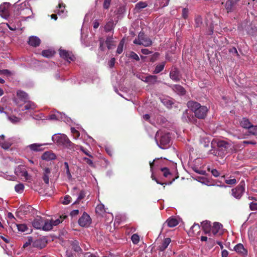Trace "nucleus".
<instances>
[{"instance_id":"f257e3e1","label":"nucleus","mask_w":257,"mask_h":257,"mask_svg":"<svg viewBox=\"0 0 257 257\" xmlns=\"http://www.w3.org/2000/svg\"><path fill=\"white\" fill-rule=\"evenodd\" d=\"M187 106L194 113L195 115L200 119L205 118L208 110L206 106H202L199 103L193 101L188 102Z\"/></svg>"},{"instance_id":"f03ea898","label":"nucleus","mask_w":257,"mask_h":257,"mask_svg":"<svg viewBox=\"0 0 257 257\" xmlns=\"http://www.w3.org/2000/svg\"><path fill=\"white\" fill-rule=\"evenodd\" d=\"M155 139L158 146L162 149L167 148L171 141L169 134L161 131L157 132Z\"/></svg>"},{"instance_id":"7ed1b4c3","label":"nucleus","mask_w":257,"mask_h":257,"mask_svg":"<svg viewBox=\"0 0 257 257\" xmlns=\"http://www.w3.org/2000/svg\"><path fill=\"white\" fill-rule=\"evenodd\" d=\"M52 140L54 143L59 145H63L70 148L73 144L70 141L67 136L63 134H58L53 135Z\"/></svg>"},{"instance_id":"20e7f679","label":"nucleus","mask_w":257,"mask_h":257,"mask_svg":"<svg viewBox=\"0 0 257 257\" xmlns=\"http://www.w3.org/2000/svg\"><path fill=\"white\" fill-rule=\"evenodd\" d=\"M134 43L148 47L151 45L152 42L150 38L146 37L143 33L141 32L138 35V39H135L134 41Z\"/></svg>"},{"instance_id":"39448f33","label":"nucleus","mask_w":257,"mask_h":257,"mask_svg":"<svg viewBox=\"0 0 257 257\" xmlns=\"http://www.w3.org/2000/svg\"><path fill=\"white\" fill-rule=\"evenodd\" d=\"M49 119L50 120H63L66 122H69L70 120V118L67 117L64 114H62L55 110L51 112Z\"/></svg>"},{"instance_id":"423d86ee","label":"nucleus","mask_w":257,"mask_h":257,"mask_svg":"<svg viewBox=\"0 0 257 257\" xmlns=\"http://www.w3.org/2000/svg\"><path fill=\"white\" fill-rule=\"evenodd\" d=\"M15 174L21 179L28 180L30 179V176L28 174V172L25 168L23 166H19L15 169Z\"/></svg>"},{"instance_id":"0eeeda50","label":"nucleus","mask_w":257,"mask_h":257,"mask_svg":"<svg viewBox=\"0 0 257 257\" xmlns=\"http://www.w3.org/2000/svg\"><path fill=\"white\" fill-rule=\"evenodd\" d=\"M244 182H241L235 188L232 189V195L236 198H240L244 191Z\"/></svg>"},{"instance_id":"6e6552de","label":"nucleus","mask_w":257,"mask_h":257,"mask_svg":"<svg viewBox=\"0 0 257 257\" xmlns=\"http://www.w3.org/2000/svg\"><path fill=\"white\" fill-rule=\"evenodd\" d=\"M91 219L89 215L86 213H84L78 220L79 225L82 227L89 226L91 223Z\"/></svg>"},{"instance_id":"1a4fd4ad","label":"nucleus","mask_w":257,"mask_h":257,"mask_svg":"<svg viewBox=\"0 0 257 257\" xmlns=\"http://www.w3.org/2000/svg\"><path fill=\"white\" fill-rule=\"evenodd\" d=\"M60 56L68 62L74 60V56L71 52L67 51L65 50H60Z\"/></svg>"},{"instance_id":"9d476101","label":"nucleus","mask_w":257,"mask_h":257,"mask_svg":"<svg viewBox=\"0 0 257 257\" xmlns=\"http://www.w3.org/2000/svg\"><path fill=\"white\" fill-rule=\"evenodd\" d=\"M234 250L238 254L246 256L247 255V250L244 247L243 244L238 243L236 244L234 247Z\"/></svg>"},{"instance_id":"9b49d317","label":"nucleus","mask_w":257,"mask_h":257,"mask_svg":"<svg viewBox=\"0 0 257 257\" xmlns=\"http://www.w3.org/2000/svg\"><path fill=\"white\" fill-rule=\"evenodd\" d=\"M9 3H4L0 6V15L3 18H7L9 16Z\"/></svg>"},{"instance_id":"f8f14e48","label":"nucleus","mask_w":257,"mask_h":257,"mask_svg":"<svg viewBox=\"0 0 257 257\" xmlns=\"http://www.w3.org/2000/svg\"><path fill=\"white\" fill-rule=\"evenodd\" d=\"M44 223V219L40 217L37 216L33 221V226L37 229H42Z\"/></svg>"},{"instance_id":"ddd939ff","label":"nucleus","mask_w":257,"mask_h":257,"mask_svg":"<svg viewBox=\"0 0 257 257\" xmlns=\"http://www.w3.org/2000/svg\"><path fill=\"white\" fill-rule=\"evenodd\" d=\"M42 159L47 161L55 160L56 156L52 151H47L45 152L41 157Z\"/></svg>"},{"instance_id":"4468645a","label":"nucleus","mask_w":257,"mask_h":257,"mask_svg":"<svg viewBox=\"0 0 257 257\" xmlns=\"http://www.w3.org/2000/svg\"><path fill=\"white\" fill-rule=\"evenodd\" d=\"M217 146L220 151H227L230 145L224 141L220 140L217 142Z\"/></svg>"},{"instance_id":"2eb2a0df","label":"nucleus","mask_w":257,"mask_h":257,"mask_svg":"<svg viewBox=\"0 0 257 257\" xmlns=\"http://www.w3.org/2000/svg\"><path fill=\"white\" fill-rule=\"evenodd\" d=\"M171 240L170 238L167 237L164 239L162 242L158 246V249L161 251H164L167 248L169 244L170 243Z\"/></svg>"},{"instance_id":"dca6fc26","label":"nucleus","mask_w":257,"mask_h":257,"mask_svg":"<svg viewBox=\"0 0 257 257\" xmlns=\"http://www.w3.org/2000/svg\"><path fill=\"white\" fill-rule=\"evenodd\" d=\"M222 225L218 222H214L212 226L211 233L213 235H215L219 233L220 230L221 229Z\"/></svg>"},{"instance_id":"f3484780","label":"nucleus","mask_w":257,"mask_h":257,"mask_svg":"<svg viewBox=\"0 0 257 257\" xmlns=\"http://www.w3.org/2000/svg\"><path fill=\"white\" fill-rule=\"evenodd\" d=\"M29 44L33 47L38 46L40 44V40L36 36H31L29 38Z\"/></svg>"},{"instance_id":"a211bd4d","label":"nucleus","mask_w":257,"mask_h":257,"mask_svg":"<svg viewBox=\"0 0 257 257\" xmlns=\"http://www.w3.org/2000/svg\"><path fill=\"white\" fill-rule=\"evenodd\" d=\"M43 170V180L46 184H48L49 183V175L51 173V170L49 168H45Z\"/></svg>"},{"instance_id":"6ab92c4d","label":"nucleus","mask_w":257,"mask_h":257,"mask_svg":"<svg viewBox=\"0 0 257 257\" xmlns=\"http://www.w3.org/2000/svg\"><path fill=\"white\" fill-rule=\"evenodd\" d=\"M203 229L205 233H210L212 226L210 224V222L208 221H203L201 223Z\"/></svg>"},{"instance_id":"aec40b11","label":"nucleus","mask_w":257,"mask_h":257,"mask_svg":"<svg viewBox=\"0 0 257 257\" xmlns=\"http://www.w3.org/2000/svg\"><path fill=\"white\" fill-rule=\"evenodd\" d=\"M174 91L179 95H184L185 93L184 88L179 85H174L172 87Z\"/></svg>"},{"instance_id":"412c9836","label":"nucleus","mask_w":257,"mask_h":257,"mask_svg":"<svg viewBox=\"0 0 257 257\" xmlns=\"http://www.w3.org/2000/svg\"><path fill=\"white\" fill-rule=\"evenodd\" d=\"M17 95L19 99L24 102H26L28 99L27 94L23 91L18 90L17 92Z\"/></svg>"},{"instance_id":"4be33fe9","label":"nucleus","mask_w":257,"mask_h":257,"mask_svg":"<svg viewBox=\"0 0 257 257\" xmlns=\"http://www.w3.org/2000/svg\"><path fill=\"white\" fill-rule=\"evenodd\" d=\"M46 245V242L42 239H37L33 242V246L43 248Z\"/></svg>"},{"instance_id":"5701e85b","label":"nucleus","mask_w":257,"mask_h":257,"mask_svg":"<svg viewBox=\"0 0 257 257\" xmlns=\"http://www.w3.org/2000/svg\"><path fill=\"white\" fill-rule=\"evenodd\" d=\"M51 221V220H44V223L43 225L42 229L46 231H49L52 229L53 224Z\"/></svg>"},{"instance_id":"b1692460","label":"nucleus","mask_w":257,"mask_h":257,"mask_svg":"<svg viewBox=\"0 0 257 257\" xmlns=\"http://www.w3.org/2000/svg\"><path fill=\"white\" fill-rule=\"evenodd\" d=\"M170 78L176 81L179 80V75L178 71L176 69L172 70L170 73Z\"/></svg>"},{"instance_id":"393cba45","label":"nucleus","mask_w":257,"mask_h":257,"mask_svg":"<svg viewBox=\"0 0 257 257\" xmlns=\"http://www.w3.org/2000/svg\"><path fill=\"white\" fill-rule=\"evenodd\" d=\"M240 125L244 128H249L251 126V124L248 119L243 118L240 121Z\"/></svg>"},{"instance_id":"a878e982","label":"nucleus","mask_w":257,"mask_h":257,"mask_svg":"<svg viewBox=\"0 0 257 257\" xmlns=\"http://www.w3.org/2000/svg\"><path fill=\"white\" fill-rule=\"evenodd\" d=\"M157 77L155 75H149L145 77L144 81L149 84H154L157 82Z\"/></svg>"},{"instance_id":"bb28decb","label":"nucleus","mask_w":257,"mask_h":257,"mask_svg":"<svg viewBox=\"0 0 257 257\" xmlns=\"http://www.w3.org/2000/svg\"><path fill=\"white\" fill-rule=\"evenodd\" d=\"M235 5L232 2L227 1L225 5V8L227 13L232 12L234 9Z\"/></svg>"},{"instance_id":"cd10ccee","label":"nucleus","mask_w":257,"mask_h":257,"mask_svg":"<svg viewBox=\"0 0 257 257\" xmlns=\"http://www.w3.org/2000/svg\"><path fill=\"white\" fill-rule=\"evenodd\" d=\"M166 223L168 226L173 227L178 225L179 222L178 220L175 218H170L167 220Z\"/></svg>"},{"instance_id":"c85d7f7f","label":"nucleus","mask_w":257,"mask_h":257,"mask_svg":"<svg viewBox=\"0 0 257 257\" xmlns=\"http://www.w3.org/2000/svg\"><path fill=\"white\" fill-rule=\"evenodd\" d=\"M26 104L24 106V108L22 109V111L25 110L34 109L36 108V104L32 101H27Z\"/></svg>"},{"instance_id":"c756f323","label":"nucleus","mask_w":257,"mask_h":257,"mask_svg":"<svg viewBox=\"0 0 257 257\" xmlns=\"http://www.w3.org/2000/svg\"><path fill=\"white\" fill-rule=\"evenodd\" d=\"M42 144H33L28 146V147L32 151H40L42 150L41 149V147L42 146Z\"/></svg>"},{"instance_id":"7c9ffc66","label":"nucleus","mask_w":257,"mask_h":257,"mask_svg":"<svg viewBox=\"0 0 257 257\" xmlns=\"http://www.w3.org/2000/svg\"><path fill=\"white\" fill-rule=\"evenodd\" d=\"M55 54V51L52 50H45L42 52V55L46 58L52 57Z\"/></svg>"},{"instance_id":"2f4dec72","label":"nucleus","mask_w":257,"mask_h":257,"mask_svg":"<svg viewBox=\"0 0 257 257\" xmlns=\"http://www.w3.org/2000/svg\"><path fill=\"white\" fill-rule=\"evenodd\" d=\"M55 12L57 13L59 15H63L65 12V6L63 4L59 3L58 7L56 8Z\"/></svg>"},{"instance_id":"473e14b6","label":"nucleus","mask_w":257,"mask_h":257,"mask_svg":"<svg viewBox=\"0 0 257 257\" xmlns=\"http://www.w3.org/2000/svg\"><path fill=\"white\" fill-rule=\"evenodd\" d=\"M95 210L96 212L99 215H102L105 212L104 206L102 204L97 205Z\"/></svg>"},{"instance_id":"72a5a7b5","label":"nucleus","mask_w":257,"mask_h":257,"mask_svg":"<svg viewBox=\"0 0 257 257\" xmlns=\"http://www.w3.org/2000/svg\"><path fill=\"white\" fill-rule=\"evenodd\" d=\"M105 43L108 49H111L114 46L113 39L111 37H107Z\"/></svg>"},{"instance_id":"f704fd0d","label":"nucleus","mask_w":257,"mask_h":257,"mask_svg":"<svg viewBox=\"0 0 257 257\" xmlns=\"http://www.w3.org/2000/svg\"><path fill=\"white\" fill-rule=\"evenodd\" d=\"M66 218V216H60L59 218L56 219H51V221L53 223V226H56L62 222L63 220Z\"/></svg>"},{"instance_id":"c9c22d12","label":"nucleus","mask_w":257,"mask_h":257,"mask_svg":"<svg viewBox=\"0 0 257 257\" xmlns=\"http://www.w3.org/2000/svg\"><path fill=\"white\" fill-rule=\"evenodd\" d=\"M165 62H162L161 63L159 64V65H157V66L155 68V69L154 71V73H159L161 71H162L165 66Z\"/></svg>"},{"instance_id":"e433bc0d","label":"nucleus","mask_w":257,"mask_h":257,"mask_svg":"<svg viewBox=\"0 0 257 257\" xmlns=\"http://www.w3.org/2000/svg\"><path fill=\"white\" fill-rule=\"evenodd\" d=\"M12 143L9 141H0V145L5 150L9 149Z\"/></svg>"},{"instance_id":"4c0bfd02","label":"nucleus","mask_w":257,"mask_h":257,"mask_svg":"<svg viewBox=\"0 0 257 257\" xmlns=\"http://www.w3.org/2000/svg\"><path fill=\"white\" fill-rule=\"evenodd\" d=\"M162 102L167 107H172V105L174 104L173 100L170 98V100L169 99H164L162 100Z\"/></svg>"},{"instance_id":"58836bf2","label":"nucleus","mask_w":257,"mask_h":257,"mask_svg":"<svg viewBox=\"0 0 257 257\" xmlns=\"http://www.w3.org/2000/svg\"><path fill=\"white\" fill-rule=\"evenodd\" d=\"M15 189L17 193H21L24 189V186L22 183L18 184L15 186Z\"/></svg>"},{"instance_id":"ea45409f","label":"nucleus","mask_w":257,"mask_h":257,"mask_svg":"<svg viewBox=\"0 0 257 257\" xmlns=\"http://www.w3.org/2000/svg\"><path fill=\"white\" fill-rule=\"evenodd\" d=\"M18 229L21 232H25L28 230V228L25 224H17Z\"/></svg>"},{"instance_id":"a19ab883","label":"nucleus","mask_w":257,"mask_h":257,"mask_svg":"<svg viewBox=\"0 0 257 257\" xmlns=\"http://www.w3.org/2000/svg\"><path fill=\"white\" fill-rule=\"evenodd\" d=\"M124 44V42L123 40H122L120 42V43L117 47V48L116 53L118 54H120L122 52Z\"/></svg>"},{"instance_id":"79ce46f5","label":"nucleus","mask_w":257,"mask_h":257,"mask_svg":"<svg viewBox=\"0 0 257 257\" xmlns=\"http://www.w3.org/2000/svg\"><path fill=\"white\" fill-rule=\"evenodd\" d=\"M147 4L146 2H140L136 5V9L140 10L146 8Z\"/></svg>"},{"instance_id":"37998d69","label":"nucleus","mask_w":257,"mask_h":257,"mask_svg":"<svg viewBox=\"0 0 257 257\" xmlns=\"http://www.w3.org/2000/svg\"><path fill=\"white\" fill-rule=\"evenodd\" d=\"M64 165L65 168L66 170V175H67V178L69 179H71L72 178V175L71 174V173H70V171L69 170L68 163L67 162H65Z\"/></svg>"},{"instance_id":"c03bdc74","label":"nucleus","mask_w":257,"mask_h":257,"mask_svg":"<svg viewBox=\"0 0 257 257\" xmlns=\"http://www.w3.org/2000/svg\"><path fill=\"white\" fill-rule=\"evenodd\" d=\"M71 132L73 136V137L75 139H77V138H79V137L80 136V134H79V132L77 130H76L75 128L71 127Z\"/></svg>"},{"instance_id":"a18cd8bd","label":"nucleus","mask_w":257,"mask_h":257,"mask_svg":"<svg viewBox=\"0 0 257 257\" xmlns=\"http://www.w3.org/2000/svg\"><path fill=\"white\" fill-rule=\"evenodd\" d=\"M225 182L228 185H234L236 183V180L234 178H228L225 180Z\"/></svg>"},{"instance_id":"49530a36","label":"nucleus","mask_w":257,"mask_h":257,"mask_svg":"<svg viewBox=\"0 0 257 257\" xmlns=\"http://www.w3.org/2000/svg\"><path fill=\"white\" fill-rule=\"evenodd\" d=\"M85 195L86 194L85 192L84 191H81L79 194L77 200L74 203V204H76L78 202L83 199Z\"/></svg>"},{"instance_id":"de8ad7c7","label":"nucleus","mask_w":257,"mask_h":257,"mask_svg":"<svg viewBox=\"0 0 257 257\" xmlns=\"http://www.w3.org/2000/svg\"><path fill=\"white\" fill-rule=\"evenodd\" d=\"M249 133L253 135H257V125L253 126L251 125L250 128H249Z\"/></svg>"},{"instance_id":"09e8293b","label":"nucleus","mask_w":257,"mask_h":257,"mask_svg":"<svg viewBox=\"0 0 257 257\" xmlns=\"http://www.w3.org/2000/svg\"><path fill=\"white\" fill-rule=\"evenodd\" d=\"M132 240L134 244H137L140 240V237L137 234H134L132 236Z\"/></svg>"},{"instance_id":"8fccbe9b","label":"nucleus","mask_w":257,"mask_h":257,"mask_svg":"<svg viewBox=\"0 0 257 257\" xmlns=\"http://www.w3.org/2000/svg\"><path fill=\"white\" fill-rule=\"evenodd\" d=\"M161 170L163 173V175L165 177H167L169 175H170V171L167 168H162Z\"/></svg>"},{"instance_id":"3c124183","label":"nucleus","mask_w":257,"mask_h":257,"mask_svg":"<svg viewBox=\"0 0 257 257\" xmlns=\"http://www.w3.org/2000/svg\"><path fill=\"white\" fill-rule=\"evenodd\" d=\"M71 202V197L69 195H66L64 197V200L62 201V203L64 205H67Z\"/></svg>"},{"instance_id":"603ef678","label":"nucleus","mask_w":257,"mask_h":257,"mask_svg":"<svg viewBox=\"0 0 257 257\" xmlns=\"http://www.w3.org/2000/svg\"><path fill=\"white\" fill-rule=\"evenodd\" d=\"M8 119L13 123H16L20 121V119L15 116H8Z\"/></svg>"},{"instance_id":"864d4df0","label":"nucleus","mask_w":257,"mask_h":257,"mask_svg":"<svg viewBox=\"0 0 257 257\" xmlns=\"http://www.w3.org/2000/svg\"><path fill=\"white\" fill-rule=\"evenodd\" d=\"M130 57L132 59H135L137 61L140 60L139 56L134 52H131L130 55Z\"/></svg>"},{"instance_id":"5fc2aeb1","label":"nucleus","mask_w":257,"mask_h":257,"mask_svg":"<svg viewBox=\"0 0 257 257\" xmlns=\"http://www.w3.org/2000/svg\"><path fill=\"white\" fill-rule=\"evenodd\" d=\"M111 0H104L103 3V8L105 9H108L109 8Z\"/></svg>"},{"instance_id":"6e6d98bb","label":"nucleus","mask_w":257,"mask_h":257,"mask_svg":"<svg viewBox=\"0 0 257 257\" xmlns=\"http://www.w3.org/2000/svg\"><path fill=\"white\" fill-rule=\"evenodd\" d=\"M33 239H32V238L31 237H29L28 238V240L27 241H26L24 244L23 245V247L24 248H25V247H27V246H28L29 245H31V244L32 243H33Z\"/></svg>"},{"instance_id":"4d7b16f0","label":"nucleus","mask_w":257,"mask_h":257,"mask_svg":"<svg viewBox=\"0 0 257 257\" xmlns=\"http://www.w3.org/2000/svg\"><path fill=\"white\" fill-rule=\"evenodd\" d=\"M188 10L186 8H184L182 10V17L184 19H186L188 17Z\"/></svg>"},{"instance_id":"13d9d810","label":"nucleus","mask_w":257,"mask_h":257,"mask_svg":"<svg viewBox=\"0 0 257 257\" xmlns=\"http://www.w3.org/2000/svg\"><path fill=\"white\" fill-rule=\"evenodd\" d=\"M0 74L8 76L11 74V72L7 69L0 70Z\"/></svg>"},{"instance_id":"bf43d9fd","label":"nucleus","mask_w":257,"mask_h":257,"mask_svg":"<svg viewBox=\"0 0 257 257\" xmlns=\"http://www.w3.org/2000/svg\"><path fill=\"white\" fill-rule=\"evenodd\" d=\"M229 52V53H232L233 55H235L237 57H239V56L236 49L234 47L230 49Z\"/></svg>"},{"instance_id":"052dcab7","label":"nucleus","mask_w":257,"mask_h":257,"mask_svg":"<svg viewBox=\"0 0 257 257\" xmlns=\"http://www.w3.org/2000/svg\"><path fill=\"white\" fill-rule=\"evenodd\" d=\"M83 160L84 161H85L86 162V163H87L88 165H89L90 166H91V167L94 166L93 161L91 160H90L87 158H86V157L83 158Z\"/></svg>"},{"instance_id":"680f3d73","label":"nucleus","mask_w":257,"mask_h":257,"mask_svg":"<svg viewBox=\"0 0 257 257\" xmlns=\"http://www.w3.org/2000/svg\"><path fill=\"white\" fill-rule=\"evenodd\" d=\"M115 62V59L114 58H112L108 62V65L110 68L113 67L114 66Z\"/></svg>"},{"instance_id":"e2e57ef3","label":"nucleus","mask_w":257,"mask_h":257,"mask_svg":"<svg viewBox=\"0 0 257 257\" xmlns=\"http://www.w3.org/2000/svg\"><path fill=\"white\" fill-rule=\"evenodd\" d=\"M250 208L252 210H257V203H251L250 204Z\"/></svg>"},{"instance_id":"0e129e2a","label":"nucleus","mask_w":257,"mask_h":257,"mask_svg":"<svg viewBox=\"0 0 257 257\" xmlns=\"http://www.w3.org/2000/svg\"><path fill=\"white\" fill-rule=\"evenodd\" d=\"M211 172L212 175H213L215 177L219 176L220 175V173H219V172L216 169H212L211 171Z\"/></svg>"},{"instance_id":"69168bd1","label":"nucleus","mask_w":257,"mask_h":257,"mask_svg":"<svg viewBox=\"0 0 257 257\" xmlns=\"http://www.w3.org/2000/svg\"><path fill=\"white\" fill-rule=\"evenodd\" d=\"M196 24L197 27H199L200 24L202 23L201 19L200 17H198L195 19Z\"/></svg>"},{"instance_id":"338daca9","label":"nucleus","mask_w":257,"mask_h":257,"mask_svg":"<svg viewBox=\"0 0 257 257\" xmlns=\"http://www.w3.org/2000/svg\"><path fill=\"white\" fill-rule=\"evenodd\" d=\"M141 52L145 55H148L151 53V52L147 49H142Z\"/></svg>"},{"instance_id":"774afa93","label":"nucleus","mask_w":257,"mask_h":257,"mask_svg":"<svg viewBox=\"0 0 257 257\" xmlns=\"http://www.w3.org/2000/svg\"><path fill=\"white\" fill-rule=\"evenodd\" d=\"M228 254V252L225 249L223 250L221 252V256L222 257H227Z\"/></svg>"}]
</instances>
